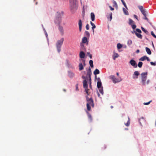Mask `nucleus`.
<instances>
[{
    "label": "nucleus",
    "mask_w": 156,
    "mask_h": 156,
    "mask_svg": "<svg viewBox=\"0 0 156 156\" xmlns=\"http://www.w3.org/2000/svg\"><path fill=\"white\" fill-rule=\"evenodd\" d=\"M138 8L141 12L142 14L144 16H145L146 15V11L145 9H143V7L142 6H138Z\"/></svg>",
    "instance_id": "1a4fd4ad"
},
{
    "label": "nucleus",
    "mask_w": 156,
    "mask_h": 156,
    "mask_svg": "<svg viewBox=\"0 0 156 156\" xmlns=\"http://www.w3.org/2000/svg\"><path fill=\"white\" fill-rule=\"evenodd\" d=\"M133 17L134 18H136L138 21L139 20L138 18V17L136 15H133Z\"/></svg>",
    "instance_id": "79ce46f5"
},
{
    "label": "nucleus",
    "mask_w": 156,
    "mask_h": 156,
    "mask_svg": "<svg viewBox=\"0 0 156 156\" xmlns=\"http://www.w3.org/2000/svg\"><path fill=\"white\" fill-rule=\"evenodd\" d=\"M140 51L139 50H137L136 51V52L137 53H138Z\"/></svg>",
    "instance_id": "5fc2aeb1"
},
{
    "label": "nucleus",
    "mask_w": 156,
    "mask_h": 156,
    "mask_svg": "<svg viewBox=\"0 0 156 156\" xmlns=\"http://www.w3.org/2000/svg\"><path fill=\"white\" fill-rule=\"evenodd\" d=\"M129 63L134 68H136L137 66V65L136 64V61L133 59L131 60Z\"/></svg>",
    "instance_id": "9d476101"
},
{
    "label": "nucleus",
    "mask_w": 156,
    "mask_h": 156,
    "mask_svg": "<svg viewBox=\"0 0 156 156\" xmlns=\"http://www.w3.org/2000/svg\"><path fill=\"white\" fill-rule=\"evenodd\" d=\"M109 7L111 10H114V9L112 8L111 6H109Z\"/></svg>",
    "instance_id": "8fccbe9b"
},
{
    "label": "nucleus",
    "mask_w": 156,
    "mask_h": 156,
    "mask_svg": "<svg viewBox=\"0 0 156 156\" xmlns=\"http://www.w3.org/2000/svg\"><path fill=\"white\" fill-rule=\"evenodd\" d=\"M64 40V39L63 38H62L60 40L57 41L56 43V47L58 52V53H59L61 51V48L62 45V44Z\"/></svg>",
    "instance_id": "20e7f679"
},
{
    "label": "nucleus",
    "mask_w": 156,
    "mask_h": 156,
    "mask_svg": "<svg viewBox=\"0 0 156 156\" xmlns=\"http://www.w3.org/2000/svg\"><path fill=\"white\" fill-rule=\"evenodd\" d=\"M151 34L153 37L155 38H156V36L154 34L153 31L151 32Z\"/></svg>",
    "instance_id": "58836bf2"
},
{
    "label": "nucleus",
    "mask_w": 156,
    "mask_h": 156,
    "mask_svg": "<svg viewBox=\"0 0 156 156\" xmlns=\"http://www.w3.org/2000/svg\"><path fill=\"white\" fill-rule=\"evenodd\" d=\"M100 73L98 69H96L95 70L94 72V74L95 75H96L97 74H99Z\"/></svg>",
    "instance_id": "5701e85b"
},
{
    "label": "nucleus",
    "mask_w": 156,
    "mask_h": 156,
    "mask_svg": "<svg viewBox=\"0 0 156 156\" xmlns=\"http://www.w3.org/2000/svg\"><path fill=\"white\" fill-rule=\"evenodd\" d=\"M150 63H151V65H153V66H155L156 65V63L155 62H151Z\"/></svg>",
    "instance_id": "c03bdc74"
},
{
    "label": "nucleus",
    "mask_w": 156,
    "mask_h": 156,
    "mask_svg": "<svg viewBox=\"0 0 156 156\" xmlns=\"http://www.w3.org/2000/svg\"><path fill=\"white\" fill-rule=\"evenodd\" d=\"M131 26H132V27L133 29H135L136 27V26L134 24Z\"/></svg>",
    "instance_id": "a19ab883"
},
{
    "label": "nucleus",
    "mask_w": 156,
    "mask_h": 156,
    "mask_svg": "<svg viewBox=\"0 0 156 156\" xmlns=\"http://www.w3.org/2000/svg\"><path fill=\"white\" fill-rule=\"evenodd\" d=\"M74 74L71 71H69V76L71 78H72L74 76Z\"/></svg>",
    "instance_id": "a211bd4d"
},
{
    "label": "nucleus",
    "mask_w": 156,
    "mask_h": 156,
    "mask_svg": "<svg viewBox=\"0 0 156 156\" xmlns=\"http://www.w3.org/2000/svg\"><path fill=\"white\" fill-rule=\"evenodd\" d=\"M73 6H71V9H72L76 7V0H72Z\"/></svg>",
    "instance_id": "2eb2a0df"
},
{
    "label": "nucleus",
    "mask_w": 156,
    "mask_h": 156,
    "mask_svg": "<svg viewBox=\"0 0 156 156\" xmlns=\"http://www.w3.org/2000/svg\"><path fill=\"white\" fill-rule=\"evenodd\" d=\"M143 65V63L141 62H139L138 63V66L139 68H141Z\"/></svg>",
    "instance_id": "2f4dec72"
},
{
    "label": "nucleus",
    "mask_w": 156,
    "mask_h": 156,
    "mask_svg": "<svg viewBox=\"0 0 156 156\" xmlns=\"http://www.w3.org/2000/svg\"><path fill=\"white\" fill-rule=\"evenodd\" d=\"M141 29L142 30V31H144L145 33H146V34H147L148 33V31L145 30L144 28H143V27H141Z\"/></svg>",
    "instance_id": "c756f323"
},
{
    "label": "nucleus",
    "mask_w": 156,
    "mask_h": 156,
    "mask_svg": "<svg viewBox=\"0 0 156 156\" xmlns=\"http://www.w3.org/2000/svg\"><path fill=\"white\" fill-rule=\"evenodd\" d=\"M86 98L87 102V109L89 111L91 109L90 106L92 107H93L94 106L93 100L92 98H89L87 96H86Z\"/></svg>",
    "instance_id": "7ed1b4c3"
},
{
    "label": "nucleus",
    "mask_w": 156,
    "mask_h": 156,
    "mask_svg": "<svg viewBox=\"0 0 156 156\" xmlns=\"http://www.w3.org/2000/svg\"><path fill=\"white\" fill-rule=\"evenodd\" d=\"M123 5H124V6L127 9V7L126 5V4L124 2H122Z\"/></svg>",
    "instance_id": "a18cd8bd"
},
{
    "label": "nucleus",
    "mask_w": 156,
    "mask_h": 156,
    "mask_svg": "<svg viewBox=\"0 0 156 156\" xmlns=\"http://www.w3.org/2000/svg\"><path fill=\"white\" fill-rule=\"evenodd\" d=\"M139 121L140 123L141 124V122H145V120L144 119V118L143 117H142L140 119H139Z\"/></svg>",
    "instance_id": "473e14b6"
},
{
    "label": "nucleus",
    "mask_w": 156,
    "mask_h": 156,
    "mask_svg": "<svg viewBox=\"0 0 156 156\" xmlns=\"http://www.w3.org/2000/svg\"><path fill=\"white\" fill-rule=\"evenodd\" d=\"M136 32H137L138 33H141V30L139 29H136Z\"/></svg>",
    "instance_id": "e433bc0d"
},
{
    "label": "nucleus",
    "mask_w": 156,
    "mask_h": 156,
    "mask_svg": "<svg viewBox=\"0 0 156 156\" xmlns=\"http://www.w3.org/2000/svg\"><path fill=\"white\" fill-rule=\"evenodd\" d=\"M146 51H147V53L149 55L151 54V52L149 48L147 47H146Z\"/></svg>",
    "instance_id": "4be33fe9"
},
{
    "label": "nucleus",
    "mask_w": 156,
    "mask_h": 156,
    "mask_svg": "<svg viewBox=\"0 0 156 156\" xmlns=\"http://www.w3.org/2000/svg\"><path fill=\"white\" fill-rule=\"evenodd\" d=\"M83 87L85 89V92L88 95V85L87 84V82L86 80H84L83 81Z\"/></svg>",
    "instance_id": "0eeeda50"
},
{
    "label": "nucleus",
    "mask_w": 156,
    "mask_h": 156,
    "mask_svg": "<svg viewBox=\"0 0 156 156\" xmlns=\"http://www.w3.org/2000/svg\"><path fill=\"white\" fill-rule=\"evenodd\" d=\"M89 64L90 67L92 68L93 67V61L92 60H90L89 61Z\"/></svg>",
    "instance_id": "bb28decb"
},
{
    "label": "nucleus",
    "mask_w": 156,
    "mask_h": 156,
    "mask_svg": "<svg viewBox=\"0 0 156 156\" xmlns=\"http://www.w3.org/2000/svg\"><path fill=\"white\" fill-rule=\"evenodd\" d=\"M146 58H146V59H147L148 61H149L150 60V59L147 56Z\"/></svg>",
    "instance_id": "603ef678"
},
{
    "label": "nucleus",
    "mask_w": 156,
    "mask_h": 156,
    "mask_svg": "<svg viewBox=\"0 0 156 156\" xmlns=\"http://www.w3.org/2000/svg\"><path fill=\"white\" fill-rule=\"evenodd\" d=\"M122 47V44L120 43H119L117 45V47L118 49H120Z\"/></svg>",
    "instance_id": "72a5a7b5"
},
{
    "label": "nucleus",
    "mask_w": 156,
    "mask_h": 156,
    "mask_svg": "<svg viewBox=\"0 0 156 156\" xmlns=\"http://www.w3.org/2000/svg\"><path fill=\"white\" fill-rule=\"evenodd\" d=\"M147 72L143 73L140 74L141 83L143 85H144L148 84L150 82L149 80H147Z\"/></svg>",
    "instance_id": "f257e3e1"
},
{
    "label": "nucleus",
    "mask_w": 156,
    "mask_h": 156,
    "mask_svg": "<svg viewBox=\"0 0 156 156\" xmlns=\"http://www.w3.org/2000/svg\"><path fill=\"white\" fill-rule=\"evenodd\" d=\"M76 90H77L78 89V86L77 85H76Z\"/></svg>",
    "instance_id": "6e6d98bb"
},
{
    "label": "nucleus",
    "mask_w": 156,
    "mask_h": 156,
    "mask_svg": "<svg viewBox=\"0 0 156 156\" xmlns=\"http://www.w3.org/2000/svg\"><path fill=\"white\" fill-rule=\"evenodd\" d=\"M114 4L116 6H117V4L116 2L115 1H114Z\"/></svg>",
    "instance_id": "3c124183"
},
{
    "label": "nucleus",
    "mask_w": 156,
    "mask_h": 156,
    "mask_svg": "<svg viewBox=\"0 0 156 156\" xmlns=\"http://www.w3.org/2000/svg\"><path fill=\"white\" fill-rule=\"evenodd\" d=\"M98 96H99L100 95V94H99V93H98Z\"/></svg>",
    "instance_id": "052dcab7"
},
{
    "label": "nucleus",
    "mask_w": 156,
    "mask_h": 156,
    "mask_svg": "<svg viewBox=\"0 0 156 156\" xmlns=\"http://www.w3.org/2000/svg\"><path fill=\"white\" fill-rule=\"evenodd\" d=\"M107 18H108V19H109V17H108V16H107Z\"/></svg>",
    "instance_id": "e2e57ef3"
},
{
    "label": "nucleus",
    "mask_w": 156,
    "mask_h": 156,
    "mask_svg": "<svg viewBox=\"0 0 156 156\" xmlns=\"http://www.w3.org/2000/svg\"><path fill=\"white\" fill-rule=\"evenodd\" d=\"M134 32L136 35L137 36V37H138V38H140V39H141L142 38V36L141 34H139L137 32H135V31H134Z\"/></svg>",
    "instance_id": "aec40b11"
},
{
    "label": "nucleus",
    "mask_w": 156,
    "mask_h": 156,
    "mask_svg": "<svg viewBox=\"0 0 156 156\" xmlns=\"http://www.w3.org/2000/svg\"><path fill=\"white\" fill-rule=\"evenodd\" d=\"M85 56V54L83 51H81L80 52V54H79V56H80V58H84Z\"/></svg>",
    "instance_id": "4468645a"
},
{
    "label": "nucleus",
    "mask_w": 156,
    "mask_h": 156,
    "mask_svg": "<svg viewBox=\"0 0 156 156\" xmlns=\"http://www.w3.org/2000/svg\"><path fill=\"white\" fill-rule=\"evenodd\" d=\"M109 78L112 80L114 83H119L122 80V79L121 77H119V78H115V76L113 75L110 76H109Z\"/></svg>",
    "instance_id": "39448f33"
},
{
    "label": "nucleus",
    "mask_w": 156,
    "mask_h": 156,
    "mask_svg": "<svg viewBox=\"0 0 156 156\" xmlns=\"http://www.w3.org/2000/svg\"><path fill=\"white\" fill-rule=\"evenodd\" d=\"M147 57V56H144L141 57L139 59V60L140 61H144L145 60H146V58H146Z\"/></svg>",
    "instance_id": "b1692460"
},
{
    "label": "nucleus",
    "mask_w": 156,
    "mask_h": 156,
    "mask_svg": "<svg viewBox=\"0 0 156 156\" xmlns=\"http://www.w3.org/2000/svg\"><path fill=\"white\" fill-rule=\"evenodd\" d=\"M82 43H81L80 45L83 49L84 50L85 49V48L83 43L86 44L87 45H88V41L87 38L86 37H84L82 39Z\"/></svg>",
    "instance_id": "423d86ee"
},
{
    "label": "nucleus",
    "mask_w": 156,
    "mask_h": 156,
    "mask_svg": "<svg viewBox=\"0 0 156 156\" xmlns=\"http://www.w3.org/2000/svg\"><path fill=\"white\" fill-rule=\"evenodd\" d=\"M99 89V91L100 92L101 94L102 95L104 94V92L103 91V87H100L99 88H98Z\"/></svg>",
    "instance_id": "a878e982"
},
{
    "label": "nucleus",
    "mask_w": 156,
    "mask_h": 156,
    "mask_svg": "<svg viewBox=\"0 0 156 156\" xmlns=\"http://www.w3.org/2000/svg\"><path fill=\"white\" fill-rule=\"evenodd\" d=\"M121 1H122V2H124V1H123V0H121Z\"/></svg>",
    "instance_id": "680f3d73"
},
{
    "label": "nucleus",
    "mask_w": 156,
    "mask_h": 156,
    "mask_svg": "<svg viewBox=\"0 0 156 156\" xmlns=\"http://www.w3.org/2000/svg\"><path fill=\"white\" fill-rule=\"evenodd\" d=\"M123 12L126 15H128L129 14L127 10H126L125 8H123Z\"/></svg>",
    "instance_id": "c85d7f7f"
},
{
    "label": "nucleus",
    "mask_w": 156,
    "mask_h": 156,
    "mask_svg": "<svg viewBox=\"0 0 156 156\" xmlns=\"http://www.w3.org/2000/svg\"><path fill=\"white\" fill-rule=\"evenodd\" d=\"M82 78H83V79H84L85 80V76H82Z\"/></svg>",
    "instance_id": "4d7b16f0"
},
{
    "label": "nucleus",
    "mask_w": 156,
    "mask_h": 156,
    "mask_svg": "<svg viewBox=\"0 0 156 156\" xmlns=\"http://www.w3.org/2000/svg\"><path fill=\"white\" fill-rule=\"evenodd\" d=\"M109 17L110 18L109 20L110 21H111L112 19V12H110L109 13Z\"/></svg>",
    "instance_id": "4c0bfd02"
},
{
    "label": "nucleus",
    "mask_w": 156,
    "mask_h": 156,
    "mask_svg": "<svg viewBox=\"0 0 156 156\" xmlns=\"http://www.w3.org/2000/svg\"><path fill=\"white\" fill-rule=\"evenodd\" d=\"M86 28L87 30H88L89 29V25L88 24H87L86 25Z\"/></svg>",
    "instance_id": "37998d69"
},
{
    "label": "nucleus",
    "mask_w": 156,
    "mask_h": 156,
    "mask_svg": "<svg viewBox=\"0 0 156 156\" xmlns=\"http://www.w3.org/2000/svg\"><path fill=\"white\" fill-rule=\"evenodd\" d=\"M59 31H60L61 33L62 34V35L63 34V27L59 26Z\"/></svg>",
    "instance_id": "cd10ccee"
},
{
    "label": "nucleus",
    "mask_w": 156,
    "mask_h": 156,
    "mask_svg": "<svg viewBox=\"0 0 156 156\" xmlns=\"http://www.w3.org/2000/svg\"><path fill=\"white\" fill-rule=\"evenodd\" d=\"M63 90L65 92H66V90L65 89H63Z\"/></svg>",
    "instance_id": "bf43d9fd"
},
{
    "label": "nucleus",
    "mask_w": 156,
    "mask_h": 156,
    "mask_svg": "<svg viewBox=\"0 0 156 156\" xmlns=\"http://www.w3.org/2000/svg\"><path fill=\"white\" fill-rule=\"evenodd\" d=\"M91 71L90 68H89L88 69V72L87 73V75L89 76V77H90L91 75Z\"/></svg>",
    "instance_id": "393cba45"
},
{
    "label": "nucleus",
    "mask_w": 156,
    "mask_h": 156,
    "mask_svg": "<svg viewBox=\"0 0 156 156\" xmlns=\"http://www.w3.org/2000/svg\"><path fill=\"white\" fill-rule=\"evenodd\" d=\"M140 74L139 73L138 71H135L133 75V78H138L137 76Z\"/></svg>",
    "instance_id": "f8f14e48"
},
{
    "label": "nucleus",
    "mask_w": 156,
    "mask_h": 156,
    "mask_svg": "<svg viewBox=\"0 0 156 156\" xmlns=\"http://www.w3.org/2000/svg\"><path fill=\"white\" fill-rule=\"evenodd\" d=\"M89 80H90V85L91 83V79L90 77H89Z\"/></svg>",
    "instance_id": "09e8293b"
},
{
    "label": "nucleus",
    "mask_w": 156,
    "mask_h": 156,
    "mask_svg": "<svg viewBox=\"0 0 156 156\" xmlns=\"http://www.w3.org/2000/svg\"><path fill=\"white\" fill-rule=\"evenodd\" d=\"M119 55L118 53L115 52H114L113 55V58L114 60H115L116 58L119 57Z\"/></svg>",
    "instance_id": "dca6fc26"
},
{
    "label": "nucleus",
    "mask_w": 156,
    "mask_h": 156,
    "mask_svg": "<svg viewBox=\"0 0 156 156\" xmlns=\"http://www.w3.org/2000/svg\"><path fill=\"white\" fill-rule=\"evenodd\" d=\"M90 17L91 19V20L92 21H94V20L95 19V15L93 13L91 12L90 14Z\"/></svg>",
    "instance_id": "6ab92c4d"
},
{
    "label": "nucleus",
    "mask_w": 156,
    "mask_h": 156,
    "mask_svg": "<svg viewBox=\"0 0 156 156\" xmlns=\"http://www.w3.org/2000/svg\"><path fill=\"white\" fill-rule=\"evenodd\" d=\"M85 34L87 37H89L90 34L87 31H86L85 32Z\"/></svg>",
    "instance_id": "c9c22d12"
},
{
    "label": "nucleus",
    "mask_w": 156,
    "mask_h": 156,
    "mask_svg": "<svg viewBox=\"0 0 156 156\" xmlns=\"http://www.w3.org/2000/svg\"><path fill=\"white\" fill-rule=\"evenodd\" d=\"M132 43V41L131 40H129L127 41V44L128 45H130Z\"/></svg>",
    "instance_id": "f704fd0d"
},
{
    "label": "nucleus",
    "mask_w": 156,
    "mask_h": 156,
    "mask_svg": "<svg viewBox=\"0 0 156 156\" xmlns=\"http://www.w3.org/2000/svg\"><path fill=\"white\" fill-rule=\"evenodd\" d=\"M146 15L145 16H145V17L144 18H144V19L147 20V21H148V20L147 19V18L146 17Z\"/></svg>",
    "instance_id": "de8ad7c7"
},
{
    "label": "nucleus",
    "mask_w": 156,
    "mask_h": 156,
    "mask_svg": "<svg viewBox=\"0 0 156 156\" xmlns=\"http://www.w3.org/2000/svg\"><path fill=\"white\" fill-rule=\"evenodd\" d=\"M87 54H89V57L90 58H92V55L90 54L89 52H88L87 53Z\"/></svg>",
    "instance_id": "49530a36"
},
{
    "label": "nucleus",
    "mask_w": 156,
    "mask_h": 156,
    "mask_svg": "<svg viewBox=\"0 0 156 156\" xmlns=\"http://www.w3.org/2000/svg\"><path fill=\"white\" fill-rule=\"evenodd\" d=\"M83 64L81 63H80L79 65V69L80 71L82 70L83 69L84 66H85L86 65L85 60H83L82 61Z\"/></svg>",
    "instance_id": "6e6552de"
},
{
    "label": "nucleus",
    "mask_w": 156,
    "mask_h": 156,
    "mask_svg": "<svg viewBox=\"0 0 156 156\" xmlns=\"http://www.w3.org/2000/svg\"><path fill=\"white\" fill-rule=\"evenodd\" d=\"M151 101H150L148 102H145L144 103V104L145 105H147L150 104V102Z\"/></svg>",
    "instance_id": "ea45409f"
},
{
    "label": "nucleus",
    "mask_w": 156,
    "mask_h": 156,
    "mask_svg": "<svg viewBox=\"0 0 156 156\" xmlns=\"http://www.w3.org/2000/svg\"><path fill=\"white\" fill-rule=\"evenodd\" d=\"M111 108H113V106H111Z\"/></svg>",
    "instance_id": "0e129e2a"
},
{
    "label": "nucleus",
    "mask_w": 156,
    "mask_h": 156,
    "mask_svg": "<svg viewBox=\"0 0 156 156\" xmlns=\"http://www.w3.org/2000/svg\"><path fill=\"white\" fill-rule=\"evenodd\" d=\"M116 75H117L118 76L119 75V73H116Z\"/></svg>",
    "instance_id": "13d9d810"
},
{
    "label": "nucleus",
    "mask_w": 156,
    "mask_h": 156,
    "mask_svg": "<svg viewBox=\"0 0 156 156\" xmlns=\"http://www.w3.org/2000/svg\"><path fill=\"white\" fill-rule=\"evenodd\" d=\"M90 23L91 25L92 26V29L93 30V34H94V29H95L96 28V26L94 25V24L91 21L90 22Z\"/></svg>",
    "instance_id": "f3484780"
},
{
    "label": "nucleus",
    "mask_w": 156,
    "mask_h": 156,
    "mask_svg": "<svg viewBox=\"0 0 156 156\" xmlns=\"http://www.w3.org/2000/svg\"><path fill=\"white\" fill-rule=\"evenodd\" d=\"M63 12H57L56 14V18L55 20V24H59L61 21V17L63 15Z\"/></svg>",
    "instance_id": "f03ea898"
},
{
    "label": "nucleus",
    "mask_w": 156,
    "mask_h": 156,
    "mask_svg": "<svg viewBox=\"0 0 156 156\" xmlns=\"http://www.w3.org/2000/svg\"><path fill=\"white\" fill-rule=\"evenodd\" d=\"M128 120L127 121V122L126 123H125V125L127 126H129L130 124V120H129V117H128Z\"/></svg>",
    "instance_id": "7c9ffc66"
},
{
    "label": "nucleus",
    "mask_w": 156,
    "mask_h": 156,
    "mask_svg": "<svg viewBox=\"0 0 156 156\" xmlns=\"http://www.w3.org/2000/svg\"><path fill=\"white\" fill-rule=\"evenodd\" d=\"M89 118L90 119V120H91V116L90 115H88Z\"/></svg>",
    "instance_id": "864d4df0"
},
{
    "label": "nucleus",
    "mask_w": 156,
    "mask_h": 156,
    "mask_svg": "<svg viewBox=\"0 0 156 156\" xmlns=\"http://www.w3.org/2000/svg\"><path fill=\"white\" fill-rule=\"evenodd\" d=\"M98 82H97V87L98 88L102 87V83L101 81V80L100 78H97Z\"/></svg>",
    "instance_id": "9b49d317"
},
{
    "label": "nucleus",
    "mask_w": 156,
    "mask_h": 156,
    "mask_svg": "<svg viewBox=\"0 0 156 156\" xmlns=\"http://www.w3.org/2000/svg\"><path fill=\"white\" fill-rule=\"evenodd\" d=\"M129 23L130 25H132L134 24V22L132 19H129Z\"/></svg>",
    "instance_id": "412c9836"
},
{
    "label": "nucleus",
    "mask_w": 156,
    "mask_h": 156,
    "mask_svg": "<svg viewBox=\"0 0 156 156\" xmlns=\"http://www.w3.org/2000/svg\"><path fill=\"white\" fill-rule=\"evenodd\" d=\"M78 25L79 26V30L81 31L82 27V23L81 20H79L78 22Z\"/></svg>",
    "instance_id": "ddd939ff"
}]
</instances>
